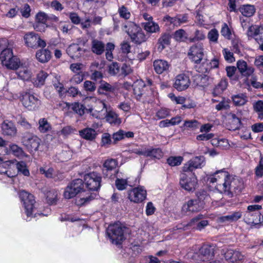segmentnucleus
<instances>
[{"label": "nucleus", "mask_w": 263, "mask_h": 263, "mask_svg": "<svg viewBox=\"0 0 263 263\" xmlns=\"http://www.w3.org/2000/svg\"><path fill=\"white\" fill-rule=\"evenodd\" d=\"M83 189V181L81 179H75L66 186L63 196L65 198L69 199L80 193V195L76 198V204L80 206L85 205L95 198L96 194L82 191Z\"/></svg>", "instance_id": "1"}, {"label": "nucleus", "mask_w": 263, "mask_h": 263, "mask_svg": "<svg viewBox=\"0 0 263 263\" xmlns=\"http://www.w3.org/2000/svg\"><path fill=\"white\" fill-rule=\"evenodd\" d=\"M197 198L188 200L182 207V211L185 213L187 212L194 213L201 211L205 204L204 200L209 198L206 192L204 191L198 192L196 193Z\"/></svg>", "instance_id": "2"}, {"label": "nucleus", "mask_w": 263, "mask_h": 263, "mask_svg": "<svg viewBox=\"0 0 263 263\" xmlns=\"http://www.w3.org/2000/svg\"><path fill=\"white\" fill-rule=\"evenodd\" d=\"M124 30L130 36L132 42L140 45L147 40V38L141 28L133 22H127L124 26Z\"/></svg>", "instance_id": "3"}, {"label": "nucleus", "mask_w": 263, "mask_h": 263, "mask_svg": "<svg viewBox=\"0 0 263 263\" xmlns=\"http://www.w3.org/2000/svg\"><path fill=\"white\" fill-rule=\"evenodd\" d=\"M106 233L111 242L116 245L121 244L125 239L124 229L118 223L109 225Z\"/></svg>", "instance_id": "4"}, {"label": "nucleus", "mask_w": 263, "mask_h": 263, "mask_svg": "<svg viewBox=\"0 0 263 263\" xmlns=\"http://www.w3.org/2000/svg\"><path fill=\"white\" fill-rule=\"evenodd\" d=\"M181 187L189 192L194 191L197 185V179L194 172H182L180 176Z\"/></svg>", "instance_id": "5"}, {"label": "nucleus", "mask_w": 263, "mask_h": 263, "mask_svg": "<svg viewBox=\"0 0 263 263\" xmlns=\"http://www.w3.org/2000/svg\"><path fill=\"white\" fill-rule=\"evenodd\" d=\"M84 180L83 184L89 191H98L101 186V175L96 172L85 175Z\"/></svg>", "instance_id": "6"}, {"label": "nucleus", "mask_w": 263, "mask_h": 263, "mask_svg": "<svg viewBox=\"0 0 263 263\" xmlns=\"http://www.w3.org/2000/svg\"><path fill=\"white\" fill-rule=\"evenodd\" d=\"M24 39L25 45L28 47L36 49L39 47L44 48L46 46V42L41 39L37 34L33 32L26 33Z\"/></svg>", "instance_id": "7"}, {"label": "nucleus", "mask_w": 263, "mask_h": 263, "mask_svg": "<svg viewBox=\"0 0 263 263\" xmlns=\"http://www.w3.org/2000/svg\"><path fill=\"white\" fill-rule=\"evenodd\" d=\"M41 140L36 136L30 133L25 134L22 139L23 144L30 152L38 150Z\"/></svg>", "instance_id": "8"}, {"label": "nucleus", "mask_w": 263, "mask_h": 263, "mask_svg": "<svg viewBox=\"0 0 263 263\" xmlns=\"http://www.w3.org/2000/svg\"><path fill=\"white\" fill-rule=\"evenodd\" d=\"M241 182L238 178H233L228 174L227 180L222 183H219L220 192L230 193L232 191L240 190Z\"/></svg>", "instance_id": "9"}, {"label": "nucleus", "mask_w": 263, "mask_h": 263, "mask_svg": "<svg viewBox=\"0 0 263 263\" xmlns=\"http://www.w3.org/2000/svg\"><path fill=\"white\" fill-rule=\"evenodd\" d=\"M216 246L214 245L203 244L197 252L198 259L206 261L212 259L215 256Z\"/></svg>", "instance_id": "10"}, {"label": "nucleus", "mask_w": 263, "mask_h": 263, "mask_svg": "<svg viewBox=\"0 0 263 263\" xmlns=\"http://www.w3.org/2000/svg\"><path fill=\"white\" fill-rule=\"evenodd\" d=\"M20 198L23 202L25 209V212L28 217L31 216L34 210V204L35 202L34 196L25 191H22L20 192Z\"/></svg>", "instance_id": "11"}, {"label": "nucleus", "mask_w": 263, "mask_h": 263, "mask_svg": "<svg viewBox=\"0 0 263 263\" xmlns=\"http://www.w3.org/2000/svg\"><path fill=\"white\" fill-rule=\"evenodd\" d=\"M146 191L143 186H139L127 191V198L133 202L140 203L146 197Z\"/></svg>", "instance_id": "12"}, {"label": "nucleus", "mask_w": 263, "mask_h": 263, "mask_svg": "<svg viewBox=\"0 0 263 263\" xmlns=\"http://www.w3.org/2000/svg\"><path fill=\"white\" fill-rule=\"evenodd\" d=\"M188 55L195 63H200L204 56L203 44L197 43L193 45L190 48Z\"/></svg>", "instance_id": "13"}, {"label": "nucleus", "mask_w": 263, "mask_h": 263, "mask_svg": "<svg viewBox=\"0 0 263 263\" xmlns=\"http://www.w3.org/2000/svg\"><path fill=\"white\" fill-rule=\"evenodd\" d=\"M247 34L253 37L259 45V48L263 51V26L252 25L248 28Z\"/></svg>", "instance_id": "14"}, {"label": "nucleus", "mask_w": 263, "mask_h": 263, "mask_svg": "<svg viewBox=\"0 0 263 263\" xmlns=\"http://www.w3.org/2000/svg\"><path fill=\"white\" fill-rule=\"evenodd\" d=\"M99 104L103 108L101 112L104 115H105L106 120L110 124L114 125H118L121 123V119L115 111L112 110H107L106 104L103 102H100Z\"/></svg>", "instance_id": "15"}, {"label": "nucleus", "mask_w": 263, "mask_h": 263, "mask_svg": "<svg viewBox=\"0 0 263 263\" xmlns=\"http://www.w3.org/2000/svg\"><path fill=\"white\" fill-rule=\"evenodd\" d=\"M22 102L23 106L29 110H34L41 104L40 100L33 95L26 93L23 95Z\"/></svg>", "instance_id": "16"}, {"label": "nucleus", "mask_w": 263, "mask_h": 263, "mask_svg": "<svg viewBox=\"0 0 263 263\" xmlns=\"http://www.w3.org/2000/svg\"><path fill=\"white\" fill-rule=\"evenodd\" d=\"M204 163V158L202 156L193 158L186 163L182 167V172H193L197 168H201Z\"/></svg>", "instance_id": "17"}, {"label": "nucleus", "mask_w": 263, "mask_h": 263, "mask_svg": "<svg viewBox=\"0 0 263 263\" xmlns=\"http://www.w3.org/2000/svg\"><path fill=\"white\" fill-rule=\"evenodd\" d=\"M190 83L189 77L184 73H181L175 77L173 87L177 90L181 91L187 89Z\"/></svg>", "instance_id": "18"}, {"label": "nucleus", "mask_w": 263, "mask_h": 263, "mask_svg": "<svg viewBox=\"0 0 263 263\" xmlns=\"http://www.w3.org/2000/svg\"><path fill=\"white\" fill-rule=\"evenodd\" d=\"M228 177V173L224 170H221L208 176L207 181L211 183H216V187L220 192V189L219 187V183H223L227 180Z\"/></svg>", "instance_id": "19"}, {"label": "nucleus", "mask_w": 263, "mask_h": 263, "mask_svg": "<svg viewBox=\"0 0 263 263\" xmlns=\"http://www.w3.org/2000/svg\"><path fill=\"white\" fill-rule=\"evenodd\" d=\"M134 94L136 99L140 100L143 96L146 97L147 94L146 91L148 90L149 87L146 85L144 82L141 80H138L134 82L133 85Z\"/></svg>", "instance_id": "20"}, {"label": "nucleus", "mask_w": 263, "mask_h": 263, "mask_svg": "<svg viewBox=\"0 0 263 263\" xmlns=\"http://www.w3.org/2000/svg\"><path fill=\"white\" fill-rule=\"evenodd\" d=\"M2 134L4 135L14 137L17 134V129L15 124L10 121L5 120L1 126Z\"/></svg>", "instance_id": "21"}, {"label": "nucleus", "mask_w": 263, "mask_h": 263, "mask_svg": "<svg viewBox=\"0 0 263 263\" xmlns=\"http://www.w3.org/2000/svg\"><path fill=\"white\" fill-rule=\"evenodd\" d=\"M228 122L227 124L228 128L230 130L238 129L241 127V122L239 117L235 114L230 113L228 114Z\"/></svg>", "instance_id": "22"}, {"label": "nucleus", "mask_w": 263, "mask_h": 263, "mask_svg": "<svg viewBox=\"0 0 263 263\" xmlns=\"http://www.w3.org/2000/svg\"><path fill=\"white\" fill-rule=\"evenodd\" d=\"M118 165L117 161L114 159L106 160L103 164V173L106 177H110L112 175L111 172L114 171Z\"/></svg>", "instance_id": "23"}, {"label": "nucleus", "mask_w": 263, "mask_h": 263, "mask_svg": "<svg viewBox=\"0 0 263 263\" xmlns=\"http://www.w3.org/2000/svg\"><path fill=\"white\" fill-rule=\"evenodd\" d=\"M153 66L157 73L161 74L168 70L170 65L165 60L158 59L154 61Z\"/></svg>", "instance_id": "24"}, {"label": "nucleus", "mask_w": 263, "mask_h": 263, "mask_svg": "<svg viewBox=\"0 0 263 263\" xmlns=\"http://www.w3.org/2000/svg\"><path fill=\"white\" fill-rule=\"evenodd\" d=\"M225 259L231 262H235L239 260H241L243 258L241 253L234 250H228L224 253Z\"/></svg>", "instance_id": "25"}, {"label": "nucleus", "mask_w": 263, "mask_h": 263, "mask_svg": "<svg viewBox=\"0 0 263 263\" xmlns=\"http://www.w3.org/2000/svg\"><path fill=\"white\" fill-rule=\"evenodd\" d=\"M237 67L240 73L244 76H251L254 71V68L248 66L247 62L243 60L237 61Z\"/></svg>", "instance_id": "26"}, {"label": "nucleus", "mask_w": 263, "mask_h": 263, "mask_svg": "<svg viewBox=\"0 0 263 263\" xmlns=\"http://www.w3.org/2000/svg\"><path fill=\"white\" fill-rule=\"evenodd\" d=\"M36 58L41 63H44L50 60L51 57L50 51L47 49L39 50L36 52Z\"/></svg>", "instance_id": "27"}, {"label": "nucleus", "mask_w": 263, "mask_h": 263, "mask_svg": "<svg viewBox=\"0 0 263 263\" xmlns=\"http://www.w3.org/2000/svg\"><path fill=\"white\" fill-rule=\"evenodd\" d=\"M171 35L169 33H163L158 40V48L159 49L162 50L166 46L170 44Z\"/></svg>", "instance_id": "28"}, {"label": "nucleus", "mask_w": 263, "mask_h": 263, "mask_svg": "<svg viewBox=\"0 0 263 263\" xmlns=\"http://www.w3.org/2000/svg\"><path fill=\"white\" fill-rule=\"evenodd\" d=\"M80 136L86 140L92 141L97 136L96 131L91 128H85L79 131Z\"/></svg>", "instance_id": "29"}, {"label": "nucleus", "mask_w": 263, "mask_h": 263, "mask_svg": "<svg viewBox=\"0 0 263 263\" xmlns=\"http://www.w3.org/2000/svg\"><path fill=\"white\" fill-rule=\"evenodd\" d=\"M163 152L160 148H147L145 147V157L160 159L163 156Z\"/></svg>", "instance_id": "30"}, {"label": "nucleus", "mask_w": 263, "mask_h": 263, "mask_svg": "<svg viewBox=\"0 0 263 263\" xmlns=\"http://www.w3.org/2000/svg\"><path fill=\"white\" fill-rule=\"evenodd\" d=\"M242 216L241 212L239 211L234 212L226 216H221L219 218V221L222 222H232L240 219Z\"/></svg>", "instance_id": "31"}, {"label": "nucleus", "mask_w": 263, "mask_h": 263, "mask_svg": "<svg viewBox=\"0 0 263 263\" xmlns=\"http://www.w3.org/2000/svg\"><path fill=\"white\" fill-rule=\"evenodd\" d=\"M228 86V82L225 79H222L215 86L212 91V95L213 97H217L221 95Z\"/></svg>", "instance_id": "32"}, {"label": "nucleus", "mask_w": 263, "mask_h": 263, "mask_svg": "<svg viewBox=\"0 0 263 263\" xmlns=\"http://www.w3.org/2000/svg\"><path fill=\"white\" fill-rule=\"evenodd\" d=\"M3 65L9 69L17 70L21 65V61L18 58L13 55L9 60L5 62Z\"/></svg>", "instance_id": "33"}, {"label": "nucleus", "mask_w": 263, "mask_h": 263, "mask_svg": "<svg viewBox=\"0 0 263 263\" xmlns=\"http://www.w3.org/2000/svg\"><path fill=\"white\" fill-rule=\"evenodd\" d=\"M82 48L78 44H73L70 45L67 49L66 51L68 54L72 59L79 58L80 55V51Z\"/></svg>", "instance_id": "34"}, {"label": "nucleus", "mask_w": 263, "mask_h": 263, "mask_svg": "<svg viewBox=\"0 0 263 263\" xmlns=\"http://www.w3.org/2000/svg\"><path fill=\"white\" fill-rule=\"evenodd\" d=\"M91 50L96 54L101 55L105 50V45L102 42L94 40L92 42Z\"/></svg>", "instance_id": "35"}, {"label": "nucleus", "mask_w": 263, "mask_h": 263, "mask_svg": "<svg viewBox=\"0 0 263 263\" xmlns=\"http://www.w3.org/2000/svg\"><path fill=\"white\" fill-rule=\"evenodd\" d=\"M72 156V152L69 147L65 146L62 151L57 155L58 158L60 161L65 162L69 160Z\"/></svg>", "instance_id": "36"}, {"label": "nucleus", "mask_w": 263, "mask_h": 263, "mask_svg": "<svg viewBox=\"0 0 263 263\" xmlns=\"http://www.w3.org/2000/svg\"><path fill=\"white\" fill-rule=\"evenodd\" d=\"M130 178H128L125 179L120 178L116 179L115 181V185L117 189L119 191H123L126 189L127 185L133 186L136 185V183H132L129 180H128Z\"/></svg>", "instance_id": "37"}, {"label": "nucleus", "mask_w": 263, "mask_h": 263, "mask_svg": "<svg viewBox=\"0 0 263 263\" xmlns=\"http://www.w3.org/2000/svg\"><path fill=\"white\" fill-rule=\"evenodd\" d=\"M144 30L147 32L156 33L160 31L159 25L154 21H149L143 23Z\"/></svg>", "instance_id": "38"}, {"label": "nucleus", "mask_w": 263, "mask_h": 263, "mask_svg": "<svg viewBox=\"0 0 263 263\" xmlns=\"http://www.w3.org/2000/svg\"><path fill=\"white\" fill-rule=\"evenodd\" d=\"M248 216H254L256 217L257 219H253L252 220L249 219L248 221L246 220V222L251 225V227H254L255 228H259L261 226V223L263 221V216H262V218H261V214L259 212H256L254 214L251 215L250 213L248 214Z\"/></svg>", "instance_id": "39"}, {"label": "nucleus", "mask_w": 263, "mask_h": 263, "mask_svg": "<svg viewBox=\"0 0 263 263\" xmlns=\"http://www.w3.org/2000/svg\"><path fill=\"white\" fill-rule=\"evenodd\" d=\"M115 87L104 81H101L100 85L98 89V92L100 94H104L105 92H112L115 90Z\"/></svg>", "instance_id": "40"}, {"label": "nucleus", "mask_w": 263, "mask_h": 263, "mask_svg": "<svg viewBox=\"0 0 263 263\" xmlns=\"http://www.w3.org/2000/svg\"><path fill=\"white\" fill-rule=\"evenodd\" d=\"M240 11L243 15L250 17L254 14L255 9L253 5H246L240 8Z\"/></svg>", "instance_id": "41"}, {"label": "nucleus", "mask_w": 263, "mask_h": 263, "mask_svg": "<svg viewBox=\"0 0 263 263\" xmlns=\"http://www.w3.org/2000/svg\"><path fill=\"white\" fill-rule=\"evenodd\" d=\"M232 99L234 104L236 106L243 105L247 102V98L243 93L234 95L232 97Z\"/></svg>", "instance_id": "42"}, {"label": "nucleus", "mask_w": 263, "mask_h": 263, "mask_svg": "<svg viewBox=\"0 0 263 263\" xmlns=\"http://www.w3.org/2000/svg\"><path fill=\"white\" fill-rule=\"evenodd\" d=\"M194 82L197 86L204 87L208 85V77L205 75L197 74L194 77Z\"/></svg>", "instance_id": "43"}, {"label": "nucleus", "mask_w": 263, "mask_h": 263, "mask_svg": "<svg viewBox=\"0 0 263 263\" xmlns=\"http://www.w3.org/2000/svg\"><path fill=\"white\" fill-rule=\"evenodd\" d=\"M58 192L54 189L50 190L46 193V199L50 204H55L57 201Z\"/></svg>", "instance_id": "44"}, {"label": "nucleus", "mask_w": 263, "mask_h": 263, "mask_svg": "<svg viewBox=\"0 0 263 263\" xmlns=\"http://www.w3.org/2000/svg\"><path fill=\"white\" fill-rule=\"evenodd\" d=\"M204 31L202 30L197 29L194 32V36L189 39L191 43H194L196 41H203L205 39Z\"/></svg>", "instance_id": "45"}, {"label": "nucleus", "mask_w": 263, "mask_h": 263, "mask_svg": "<svg viewBox=\"0 0 263 263\" xmlns=\"http://www.w3.org/2000/svg\"><path fill=\"white\" fill-rule=\"evenodd\" d=\"M174 39L177 42H184L187 39V34L184 30L180 29L174 32Z\"/></svg>", "instance_id": "46"}, {"label": "nucleus", "mask_w": 263, "mask_h": 263, "mask_svg": "<svg viewBox=\"0 0 263 263\" xmlns=\"http://www.w3.org/2000/svg\"><path fill=\"white\" fill-rule=\"evenodd\" d=\"M13 56L12 49H6L2 51L0 54V60L2 64H3L5 62L9 60Z\"/></svg>", "instance_id": "47"}, {"label": "nucleus", "mask_w": 263, "mask_h": 263, "mask_svg": "<svg viewBox=\"0 0 263 263\" xmlns=\"http://www.w3.org/2000/svg\"><path fill=\"white\" fill-rule=\"evenodd\" d=\"M18 77L24 81L29 80L31 77V72L26 67H23L17 72Z\"/></svg>", "instance_id": "48"}, {"label": "nucleus", "mask_w": 263, "mask_h": 263, "mask_svg": "<svg viewBox=\"0 0 263 263\" xmlns=\"http://www.w3.org/2000/svg\"><path fill=\"white\" fill-rule=\"evenodd\" d=\"M13 167L15 166L18 172L21 173L24 176H28L30 174L29 170L26 168V163L23 161H21L16 163L15 165L13 164Z\"/></svg>", "instance_id": "49"}, {"label": "nucleus", "mask_w": 263, "mask_h": 263, "mask_svg": "<svg viewBox=\"0 0 263 263\" xmlns=\"http://www.w3.org/2000/svg\"><path fill=\"white\" fill-rule=\"evenodd\" d=\"M39 130L43 133H46L51 129V126L46 119H41L39 121Z\"/></svg>", "instance_id": "50"}, {"label": "nucleus", "mask_w": 263, "mask_h": 263, "mask_svg": "<svg viewBox=\"0 0 263 263\" xmlns=\"http://www.w3.org/2000/svg\"><path fill=\"white\" fill-rule=\"evenodd\" d=\"M207 37L210 43H213L214 44L217 43L219 37V33L218 30L215 28L211 29L208 32Z\"/></svg>", "instance_id": "51"}, {"label": "nucleus", "mask_w": 263, "mask_h": 263, "mask_svg": "<svg viewBox=\"0 0 263 263\" xmlns=\"http://www.w3.org/2000/svg\"><path fill=\"white\" fill-rule=\"evenodd\" d=\"M48 76L47 73L43 71H41L36 77V80L35 81L34 85L37 87L41 86L44 84L45 81Z\"/></svg>", "instance_id": "52"}, {"label": "nucleus", "mask_w": 263, "mask_h": 263, "mask_svg": "<svg viewBox=\"0 0 263 263\" xmlns=\"http://www.w3.org/2000/svg\"><path fill=\"white\" fill-rule=\"evenodd\" d=\"M229 108V100L224 98H221L219 103L215 106V108L217 110H227Z\"/></svg>", "instance_id": "53"}, {"label": "nucleus", "mask_w": 263, "mask_h": 263, "mask_svg": "<svg viewBox=\"0 0 263 263\" xmlns=\"http://www.w3.org/2000/svg\"><path fill=\"white\" fill-rule=\"evenodd\" d=\"M118 12L120 16L125 20L129 19L131 16V14L127 8L123 5L119 8Z\"/></svg>", "instance_id": "54"}, {"label": "nucleus", "mask_w": 263, "mask_h": 263, "mask_svg": "<svg viewBox=\"0 0 263 263\" xmlns=\"http://www.w3.org/2000/svg\"><path fill=\"white\" fill-rule=\"evenodd\" d=\"M13 164H11L10 161H7L0 164V174H7L9 170L13 167Z\"/></svg>", "instance_id": "55"}, {"label": "nucleus", "mask_w": 263, "mask_h": 263, "mask_svg": "<svg viewBox=\"0 0 263 263\" xmlns=\"http://www.w3.org/2000/svg\"><path fill=\"white\" fill-rule=\"evenodd\" d=\"M120 75L126 77L133 72V69L130 66V65L126 63L123 64L122 66L120 68Z\"/></svg>", "instance_id": "56"}, {"label": "nucleus", "mask_w": 263, "mask_h": 263, "mask_svg": "<svg viewBox=\"0 0 263 263\" xmlns=\"http://www.w3.org/2000/svg\"><path fill=\"white\" fill-rule=\"evenodd\" d=\"M183 161V158L181 156L171 157L167 160V163L172 166H177L181 164Z\"/></svg>", "instance_id": "57"}, {"label": "nucleus", "mask_w": 263, "mask_h": 263, "mask_svg": "<svg viewBox=\"0 0 263 263\" xmlns=\"http://www.w3.org/2000/svg\"><path fill=\"white\" fill-rule=\"evenodd\" d=\"M163 21L169 23L170 25H172L174 27H179V22L178 21L177 15L175 17H171L169 15H166L163 18Z\"/></svg>", "instance_id": "58"}, {"label": "nucleus", "mask_w": 263, "mask_h": 263, "mask_svg": "<svg viewBox=\"0 0 263 263\" xmlns=\"http://www.w3.org/2000/svg\"><path fill=\"white\" fill-rule=\"evenodd\" d=\"M222 53L225 60L228 62L232 63L235 61L233 53L231 52L228 49L224 48L222 50Z\"/></svg>", "instance_id": "59"}, {"label": "nucleus", "mask_w": 263, "mask_h": 263, "mask_svg": "<svg viewBox=\"0 0 263 263\" xmlns=\"http://www.w3.org/2000/svg\"><path fill=\"white\" fill-rule=\"evenodd\" d=\"M120 67L117 62H113L108 66V72L112 76L116 75L120 72Z\"/></svg>", "instance_id": "60"}, {"label": "nucleus", "mask_w": 263, "mask_h": 263, "mask_svg": "<svg viewBox=\"0 0 263 263\" xmlns=\"http://www.w3.org/2000/svg\"><path fill=\"white\" fill-rule=\"evenodd\" d=\"M36 23H42L43 24H46L48 20V15L44 12H38L35 16Z\"/></svg>", "instance_id": "61"}, {"label": "nucleus", "mask_w": 263, "mask_h": 263, "mask_svg": "<svg viewBox=\"0 0 263 263\" xmlns=\"http://www.w3.org/2000/svg\"><path fill=\"white\" fill-rule=\"evenodd\" d=\"M255 174L258 178H262L263 177V156L261 157L259 164L255 169Z\"/></svg>", "instance_id": "62"}, {"label": "nucleus", "mask_w": 263, "mask_h": 263, "mask_svg": "<svg viewBox=\"0 0 263 263\" xmlns=\"http://www.w3.org/2000/svg\"><path fill=\"white\" fill-rule=\"evenodd\" d=\"M84 88L86 91L93 92L96 88L95 83L90 81H86L84 83Z\"/></svg>", "instance_id": "63"}, {"label": "nucleus", "mask_w": 263, "mask_h": 263, "mask_svg": "<svg viewBox=\"0 0 263 263\" xmlns=\"http://www.w3.org/2000/svg\"><path fill=\"white\" fill-rule=\"evenodd\" d=\"M10 149L16 156H22L23 154V149L16 144H13L10 145Z\"/></svg>", "instance_id": "64"}]
</instances>
